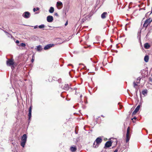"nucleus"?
Here are the masks:
<instances>
[{
    "mask_svg": "<svg viewBox=\"0 0 152 152\" xmlns=\"http://www.w3.org/2000/svg\"><path fill=\"white\" fill-rule=\"evenodd\" d=\"M27 139V137L26 134H24L21 138V141L20 145L23 147H24L26 143Z\"/></svg>",
    "mask_w": 152,
    "mask_h": 152,
    "instance_id": "f257e3e1",
    "label": "nucleus"
},
{
    "mask_svg": "<svg viewBox=\"0 0 152 152\" xmlns=\"http://www.w3.org/2000/svg\"><path fill=\"white\" fill-rule=\"evenodd\" d=\"M6 64L7 66H12L15 65V62L13 59H8L6 61Z\"/></svg>",
    "mask_w": 152,
    "mask_h": 152,
    "instance_id": "f03ea898",
    "label": "nucleus"
},
{
    "mask_svg": "<svg viewBox=\"0 0 152 152\" xmlns=\"http://www.w3.org/2000/svg\"><path fill=\"white\" fill-rule=\"evenodd\" d=\"M129 127L127 128L126 137V142H127L129 141L130 138V136L129 135Z\"/></svg>",
    "mask_w": 152,
    "mask_h": 152,
    "instance_id": "7ed1b4c3",
    "label": "nucleus"
},
{
    "mask_svg": "<svg viewBox=\"0 0 152 152\" xmlns=\"http://www.w3.org/2000/svg\"><path fill=\"white\" fill-rule=\"evenodd\" d=\"M152 21V19H151V18H149L148 19L146 20L143 25V26L147 27L148 24L151 23Z\"/></svg>",
    "mask_w": 152,
    "mask_h": 152,
    "instance_id": "20e7f679",
    "label": "nucleus"
},
{
    "mask_svg": "<svg viewBox=\"0 0 152 152\" xmlns=\"http://www.w3.org/2000/svg\"><path fill=\"white\" fill-rule=\"evenodd\" d=\"M22 16L26 18H28L30 16V14L28 12H25L23 13Z\"/></svg>",
    "mask_w": 152,
    "mask_h": 152,
    "instance_id": "39448f33",
    "label": "nucleus"
},
{
    "mask_svg": "<svg viewBox=\"0 0 152 152\" xmlns=\"http://www.w3.org/2000/svg\"><path fill=\"white\" fill-rule=\"evenodd\" d=\"M47 20L48 22H52L53 20V18L52 16L48 15L47 18Z\"/></svg>",
    "mask_w": 152,
    "mask_h": 152,
    "instance_id": "423d86ee",
    "label": "nucleus"
},
{
    "mask_svg": "<svg viewBox=\"0 0 152 152\" xmlns=\"http://www.w3.org/2000/svg\"><path fill=\"white\" fill-rule=\"evenodd\" d=\"M112 142L111 141H108L106 142L104 148H109L112 145Z\"/></svg>",
    "mask_w": 152,
    "mask_h": 152,
    "instance_id": "0eeeda50",
    "label": "nucleus"
},
{
    "mask_svg": "<svg viewBox=\"0 0 152 152\" xmlns=\"http://www.w3.org/2000/svg\"><path fill=\"white\" fill-rule=\"evenodd\" d=\"M32 109V106L31 105L29 107L28 110L29 113L28 114V119L30 120L31 116V110Z\"/></svg>",
    "mask_w": 152,
    "mask_h": 152,
    "instance_id": "6e6552de",
    "label": "nucleus"
},
{
    "mask_svg": "<svg viewBox=\"0 0 152 152\" xmlns=\"http://www.w3.org/2000/svg\"><path fill=\"white\" fill-rule=\"evenodd\" d=\"M54 45L53 44H50L46 45L44 48V49L45 50H47L51 47H52Z\"/></svg>",
    "mask_w": 152,
    "mask_h": 152,
    "instance_id": "1a4fd4ad",
    "label": "nucleus"
},
{
    "mask_svg": "<svg viewBox=\"0 0 152 152\" xmlns=\"http://www.w3.org/2000/svg\"><path fill=\"white\" fill-rule=\"evenodd\" d=\"M61 88L66 91L68 90L69 88V86L68 84H65L64 86H61Z\"/></svg>",
    "mask_w": 152,
    "mask_h": 152,
    "instance_id": "9d476101",
    "label": "nucleus"
},
{
    "mask_svg": "<svg viewBox=\"0 0 152 152\" xmlns=\"http://www.w3.org/2000/svg\"><path fill=\"white\" fill-rule=\"evenodd\" d=\"M140 105H138L136 108H135L134 111L132 113V115H135L136 114L137 112L139 111L140 109Z\"/></svg>",
    "mask_w": 152,
    "mask_h": 152,
    "instance_id": "9b49d317",
    "label": "nucleus"
},
{
    "mask_svg": "<svg viewBox=\"0 0 152 152\" xmlns=\"http://www.w3.org/2000/svg\"><path fill=\"white\" fill-rule=\"evenodd\" d=\"M95 142H96V144H100L102 142V140L100 137H98L95 140Z\"/></svg>",
    "mask_w": 152,
    "mask_h": 152,
    "instance_id": "f8f14e48",
    "label": "nucleus"
},
{
    "mask_svg": "<svg viewBox=\"0 0 152 152\" xmlns=\"http://www.w3.org/2000/svg\"><path fill=\"white\" fill-rule=\"evenodd\" d=\"M107 15V12H104L101 15V17L102 19H104L106 18Z\"/></svg>",
    "mask_w": 152,
    "mask_h": 152,
    "instance_id": "ddd939ff",
    "label": "nucleus"
},
{
    "mask_svg": "<svg viewBox=\"0 0 152 152\" xmlns=\"http://www.w3.org/2000/svg\"><path fill=\"white\" fill-rule=\"evenodd\" d=\"M148 93V91L147 89H144L142 91V93L144 96H145L147 95Z\"/></svg>",
    "mask_w": 152,
    "mask_h": 152,
    "instance_id": "4468645a",
    "label": "nucleus"
},
{
    "mask_svg": "<svg viewBox=\"0 0 152 152\" xmlns=\"http://www.w3.org/2000/svg\"><path fill=\"white\" fill-rule=\"evenodd\" d=\"M70 150L72 152H75L77 150V148L75 146L74 147L72 146L70 148Z\"/></svg>",
    "mask_w": 152,
    "mask_h": 152,
    "instance_id": "2eb2a0df",
    "label": "nucleus"
},
{
    "mask_svg": "<svg viewBox=\"0 0 152 152\" xmlns=\"http://www.w3.org/2000/svg\"><path fill=\"white\" fill-rule=\"evenodd\" d=\"M144 47L146 49H148L150 47V45L148 43H145L144 45Z\"/></svg>",
    "mask_w": 152,
    "mask_h": 152,
    "instance_id": "dca6fc26",
    "label": "nucleus"
},
{
    "mask_svg": "<svg viewBox=\"0 0 152 152\" xmlns=\"http://www.w3.org/2000/svg\"><path fill=\"white\" fill-rule=\"evenodd\" d=\"M54 11V8L52 7H50V9L49 10V12L50 13H53Z\"/></svg>",
    "mask_w": 152,
    "mask_h": 152,
    "instance_id": "f3484780",
    "label": "nucleus"
},
{
    "mask_svg": "<svg viewBox=\"0 0 152 152\" xmlns=\"http://www.w3.org/2000/svg\"><path fill=\"white\" fill-rule=\"evenodd\" d=\"M144 60L145 61V62H148V60H149L148 56L147 55L145 56L144 57Z\"/></svg>",
    "mask_w": 152,
    "mask_h": 152,
    "instance_id": "a211bd4d",
    "label": "nucleus"
},
{
    "mask_svg": "<svg viewBox=\"0 0 152 152\" xmlns=\"http://www.w3.org/2000/svg\"><path fill=\"white\" fill-rule=\"evenodd\" d=\"M42 50V47L41 45H39L38 46H37V51H41Z\"/></svg>",
    "mask_w": 152,
    "mask_h": 152,
    "instance_id": "6ab92c4d",
    "label": "nucleus"
},
{
    "mask_svg": "<svg viewBox=\"0 0 152 152\" xmlns=\"http://www.w3.org/2000/svg\"><path fill=\"white\" fill-rule=\"evenodd\" d=\"M99 144H96V142H95V141H94L93 144V147L94 148H97L99 146Z\"/></svg>",
    "mask_w": 152,
    "mask_h": 152,
    "instance_id": "aec40b11",
    "label": "nucleus"
},
{
    "mask_svg": "<svg viewBox=\"0 0 152 152\" xmlns=\"http://www.w3.org/2000/svg\"><path fill=\"white\" fill-rule=\"evenodd\" d=\"M140 83V82H133V85H134V88H136V86H137V85L138 83Z\"/></svg>",
    "mask_w": 152,
    "mask_h": 152,
    "instance_id": "412c9836",
    "label": "nucleus"
},
{
    "mask_svg": "<svg viewBox=\"0 0 152 152\" xmlns=\"http://www.w3.org/2000/svg\"><path fill=\"white\" fill-rule=\"evenodd\" d=\"M56 5L57 6H62L63 4L61 1H58L57 2Z\"/></svg>",
    "mask_w": 152,
    "mask_h": 152,
    "instance_id": "4be33fe9",
    "label": "nucleus"
},
{
    "mask_svg": "<svg viewBox=\"0 0 152 152\" xmlns=\"http://www.w3.org/2000/svg\"><path fill=\"white\" fill-rule=\"evenodd\" d=\"M18 45L19 46H21L22 47H25L26 46V45L25 43H22L20 44V45Z\"/></svg>",
    "mask_w": 152,
    "mask_h": 152,
    "instance_id": "5701e85b",
    "label": "nucleus"
},
{
    "mask_svg": "<svg viewBox=\"0 0 152 152\" xmlns=\"http://www.w3.org/2000/svg\"><path fill=\"white\" fill-rule=\"evenodd\" d=\"M38 27L40 28H42L45 27V25L44 24H42L39 26Z\"/></svg>",
    "mask_w": 152,
    "mask_h": 152,
    "instance_id": "b1692460",
    "label": "nucleus"
},
{
    "mask_svg": "<svg viewBox=\"0 0 152 152\" xmlns=\"http://www.w3.org/2000/svg\"><path fill=\"white\" fill-rule=\"evenodd\" d=\"M39 7H37L36 8H34L33 9V11L34 12H35L36 11L39 10Z\"/></svg>",
    "mask_w": 152,
    "mask_h": 152,
    "instance_id": "393cba45",
    "label": "nucleus"
},
{
    "mask_svg": "<svg viewBox=\"0 0 152 152\" xmlns=\"http://www.w3.org/2000/svg\"><path fill=\"white\" fill-rule=\"evenodd\" d=\"M140 32H138V37H137L139 39H140Z\"/></svg>",
    "mask_w": 152,
    "mask_h": 152,
    "instance_id": "a878e982",
    "label": "nucleus"
},
{
    "mask_svg": "<svg viewBox=\"0 0 152 152\" xmlns=\"http://www.w3.org/2000/svg\"><path fill=\"white\" fill-rule=\"evenodd\" d=\"M14 65H13V66H11V68L12 69V70H13V69H14V68H15Z\"/></svg>",
    "mask_w": 152,
    "mask_h": 152,
    "instance_id": "bb28decb",
    "label": "nucleus"
},
{
    "mask_svg": "<svg viewBox=\"0 0 152 152\" xmlns=\"http://www.w3.org/2000/svg\"><path fill=\"white\" fill-rule=\"evenodd\" d=\"M38 26H37V25H36V26H34V29L37 28H38Z\"/></svg>",
    "mask_w": 152,
    "mask_h": 152,
    "instance_id": "cd10ccee",
    "label": "nucleus"
},
{
    "mask_svg": "<svg viewBox=\"0 0 152 152\" xmlns=\"http://www.w3.org/2000/svg\"><path fill=\"white\" fill-rule=\"evenodd\" d=\"M34 58H33V57H32V59H31V62H34Z\"/></svg>",
    "mask_w": 152,
    "mask_h": 152,
    "instance_id": "c85d7f7f",
    "label": "nucleus"
},
{
    "mask_svg": "<svg viewBox=\"0 0 152 152\" xmlns=\"http://www.w3.org/2000/svg\"><path fill=\"white\" fill-rule=\"evenodd\" d=\"M54 15L56 16H58V14H57V13H55L54 14Z\"/></svg>",
    "mask_w": 152,
    "mask_h": 152,
    "instance_id": "c756f323",
    "label": "nucleus"
},
{
    "mask_svg": "<svg viewBox=\"0 0 152 152\" xmlns=\"http://www.w3.org/2000/svg\"><path fill=\"white\" fill-rule=\"evenodd\" d=\"M16 43H19V41L18 40H16Z\"/></svg>",
    "mask_w": 152,
    "mask_h": 152,
    "instance_id": "7c9ffc66",
    "label": "nucleus"
},
{
    "mask_svg": "<svg viewBox=\"0 0 152 152\" xmlns=\"http://www.w3.org/2000/svg\"><path fill=\"white\" fill-rule=\"evenodd\" d=\"M118 151V150L117 149H116L115 150V151L113 152H117Z\"/></svg>",
    "mask_w": 152,
    "mask_h": 152,
    "instance_id": "2f4dec72",
    "label": "nucleus"
},
{
    "mask_svg": "<svg viewBox=\"0 0 152 152\" xmlns=\"http://www.w3.org/2000/svg\"><path fill=\"white\" fill-rule=\"evenodd\" d=\"M136 118H137L136 117H134L133 118H132V120H133L134 119H136Z\"/></svg>",
    "mask_w": 152,
    "mask_h": 152,
    "instance_id": "473e14b6",
    "label": "nucleus"
},
{
    "mask_svg": "<svg viewBox=\"0 0 152 152\" xmlns=\"http://www.w3.org/2000/svg\"><path fill=\"white\" fill-rule=\"evenodd\" d=\"M68 24V22H66L65 24V26H66Z\"/></svg>",
    "mask_w": 152,
    "mask_h": 152,
    "instance_id": "72a5a7b5",
    "label": "nucleus"
},
{
    "mask_svg": "<svg viewBox=\"0 0 152 152\" xmlns=\"http://www.w3.org/2000/svg\"><path fill=\"white\" fill-rule=\"evenodd\" d=\"M120 109H121L122 108V106H121V105H120Z\"/></svg>",
    "mask_w": 152,
    "mask_h": 152,
    "instance_id": "f704fd0d",
    "label": "nucleus"
},
{
    "mask_svg": "<svg viewBox=\"0 0 152 152\" xmlns=\"http://www.w3.org/2000/svg\"><path fill=\"white\" fill-rule=\"evenodd\" d=\"M152 13V8H151V11L150 13V14H151Z\"/></svg>",
    "mask_w": 152,
    "mask_h": 152,
    "instance_id": "c9c22d12",
    "label": "nucleus"
},
{
    "mask_svg": "<svg viewBox=\"0 0 152 152\" xmlns=\"http://www.w3.org/2000/svg\"><path fill=\"white\" fill-rule=\"evenodd\" d=\"M61 80L59 79L58 80V82H60L61 81Z\"/></svg>",
    "mask_w": 152,
    "mask_h": 152,
    "instance_id": "e433bc0d",
    "label": "nucleus"
},
{
    "mask_svg": "<svg viewBox=\"0 0 152 152\" xmlns=\"http://www.w3.org/2000/svg\"><path fill=\"white\" fill-rule=\"evenodd\" d=\"M82 96V95H81L80 96V97L81 98Z\"/></svg>",
    "mask_w": 152,
    "mask_h": 152,
    "instance_id": "4c0bfd02",
    "label": "nucleus"
},
{
    "mask_svg": "<svg viewBox=\"0 0 152 152\" xmlns=\"http://www.w3.org/2000/svg\"><path fill=\"white\" fill-rule=\"evenodd\" d=\"M148 33L146 35V36H147L148 35Z\"/></svg>",
    "mask_w": 152,
    "mask_h": 152,
    "instance_id": "58836bf2",
    "label": "nucleus"
},
{
    "mask_svg": "<svg viewBox=\"0 0 152 152\" xmlns=\"http://www.w3.org/2000/svg\"><path fill=\"white\" fill-rule=\"evenodd\" d=\"M139 81H140V78H139Z\"/></svg>",
    "mask_w": 152,
    "mask_h": 152,
    "instance_id": "ea45409f",
    "label": "nucleus"
},
{
    "mask_svg": "<svg viewBox=\"0 0 152 152\" xmlns=\"http://www.w3.org/2000/svg\"><path fill=\"white\" fill-rule=\"evenodd\" d=\"M101 116H102V117H104L103 116V115H101Z\"/></svg>",
    "mask_w": 152,
    "mask_h": 152,
    "instance_id": "a19ab883",
    "label": "nucleus"
}]
</instances>
